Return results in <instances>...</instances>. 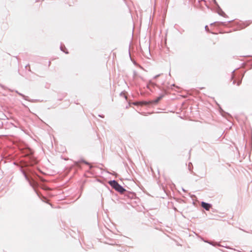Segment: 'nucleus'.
<instances>
[{"label": "nucleus", "instance_id": "4", "mask_svg": "<svg viewBox=\"0 0 252 252\" xmlns=\"http://www.w3.org/2000/svg\"><path fill=\"white\" fill-rule=\"evenodd\" d=\"M25 177H26V179H27V180L29 182L31 185L34 187V184H35V182L34 181H33V183L32 182V181L30 180L29 178L26 175H25Z\"/></svg>", "mask_w": 252, "mask_h": 252}, {"label": "nucleus", "instance_id": "2", "mask_svg": "<svg viewBox=\"0 0 252 252\" xmlns=\"http://www.w3.org/2000/svg\"><path fill=\"white\" fill-rule=\"evenodd\" d=\"M163 97V95H161L158 97L156 99L153 100L152 101L147 102V101H142L138 102L137 103L140 104L141 105H147L150 103H157Z\"/></svg>", "mask_w": 252, "mask_h": 252}, {"label": "nucleus", "instance_id": "6", "mask_svg": "<svg viewBox=\"0 0 252 252\" xmlns=\"http://www.w3.org/2000/svg\"><path fill=\"white\" fill-rule=\"evenodd\" d=\"M218 13H219V14H220V11H219V10L218 11Z\"/></svg>", "mask_w": 252, "mask_h": 252}, {"label": "nucleus", "instance_id": "1", "mask_svg": "<svg viewBox=\"0 0 252 252\" xmlns=\"http://www.w3.org/2000/svg\"><path fill=\"white\" fill-rule=\"evenodd\" d=\"M109 184L118 191L123 193L126 190L115 181H111Z\"/></svg>", "mask_w": 252, "mask_h": 252}, {"label": "nucleus", "instance_id": "3", "mask_svg": "<svg viewBox=\"0 0 252 252\" xmlns=\"http://www.w3.org/2000/svg\"><path fill=\"white\" fill-rule=\"evenodd\" d=\"M201 206L203 208L205 209L206 210H209L210 209V208H211L210 204H209L208 203H205V202H202L201 204Z\"/></svg>", "mask_w": 252, "mask_h": 252}, {"label": "nucleus", "instance_id": "5", "mask_svg": "<svg viewBox=\"0 0 252 252\" xmlns=\"http://www.w3.org/2000/svg\"><path fill=\"white\" fill-rule=\"evenodd\" d=\"M224 14V13L221 11V16H223Z\"/></svg>", "mask_w": 252, "mask_h": 252}]
</instances>
